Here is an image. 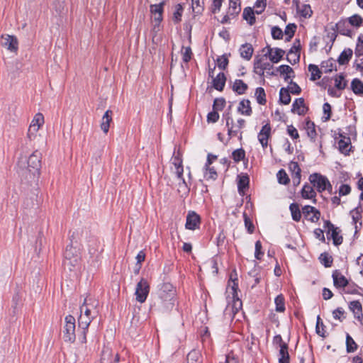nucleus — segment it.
<instances>
[{
	"instance_id": "864d4df0",
	"label": "nucleus",
	"mask_w": 363,
	"mask_h": 363,
	"mask_svg": "<svg viewBox=\"0 0 363 363\" xmlns=\"http://www.w3.org/2000/svg\"><path fill=\"white\" fill-rule=\"evenodd\" d=\"M325 326L324 325L321 318L319 315L317 317V322L315 326V331L318 335L320 336L325 337Z\"/></svg>"
},
{
	"instance_id": "393cba45",
	"label": "nucleus",
	"mask_w": 363,
	"mask_h": 363,
	"mask_svg": "<svg viewBox=\"0 0 363 363\" xmlns=\"http://www.w3.org/2000/svg\"><path fill=\"white\" fill-rule=\"evenodd\" d=\"M242 306V302L239 298H237L236 301H234L233 305L232 306H228L224 311V315L229 318H233L235 313L238 311L239 308Z\"/></svg>"
},
{
	"instance_id": "e433bc0d",
	"label": "nucleus",
	"mask_w": 363,
	"mask_h": 363,
	"mask_svg": "<svg viewBox=\"0 0 363 363\" xmlns=\"http://www.w3.org/2000/svg\"><path fill=\"white\" fill-rule=\"evenodd\" d=\"M351 89L355 94H363V82L357 78L354 79L351 82Z\"/></svg>"
},
{
	"instance_id": "5701e85b",
	"label": "nucleus",
	"mask_w": 363,
	"mask_h": 363,
	"mask_svg": "<svg viewBox=\"0 0 363 363\" xmlns=\"http://www.w3.org/2000/svg\"><path fill=\"white\" fill-rule=\"evenodd\" d=\"M349 308L354 313L355 318L361 320L363 317L362 306L359 301H352L349 304Z\"/></svg>"
},
{
	"instance_id": "c85d7f7f",
	"label": "nucleus",
	"mask_w": 363,
	"mask_h": 363,
	"mask_svg": "<svg viewBox=\"0 0 363 363\" xmlns=\"http://www.w3.org/2000/svg\"><path fill=\"white\" fill-rule=\"evenodd\" d=\"M249 182L248 175L238 176V189L240 194H244L245 190L248 189Z\"/></svg>"
},
{
	"instance_id": "f257e3e1",
	"label": "nucleus",
	"mask_w": 363,
	"mask_h": 363,
	"mask_svg": "<svg viewBox=\"0 0 363 363\" xmlns=\"http://www.w3.org/2000/svg\"><path fill=\"white\" fill-rule=\"evenodd\" d=\"M171 286H164L165 289L162 290L160 294L159 300L157 303L158 310L162 313H167L172 310L175 302V292L174 290L169 289Z\"/></svg>"
},
{
	"instance_id": "aec40b11",
	"label": "nucleus",
	"mask_w": 363,
	"mask_h": 363,
	"mask_svg": "<svg viewBox=\"0 0 363 363\" xmlns=\"http://www.w3.org/2000/svg\"><path fill=\"white\" fill-rule=\"evenodd\" d=\"M301 194L303 199H313V202H316V200L315 199L316 196V193L311 185L305 184L302 187Z\"/></svg>"
},
{
	"instance_id": "7c9ffc66",
	"label": "nucleus",
	"mask_w": 363,
	"mask_h": 363,
	"mask_svg": "<svg viewBox=\"0 0 363 363\" xmlns=\"http://www.w3.org/2000/svg\"><path fill=\"white\" fill-rule=\"evenodd\" d=\"M290 358L288 352V344H282V346L279 347V363H289Z\"/></svg>"
},
{
	"instance_id": "a211bd4d",
	"label": "nucleus",
	"mask_w": 363,
	"mask_h": 363,
	"mask_svg": "<svg viewBox=\"0 0 363 363\" xmlns=\"http://www.w3.org/2000/svg\"><path fill=\"white\" fill-rule=\"evenodd\" d=\"M350 27L347 20H341L336 23L337 32L342 35L352 36V31Z\"/></svg>"
},
{
	"instance_id": "5fc2aeb1",
	"label": "nucleus",
	"mask_w": 363,
	"mask_h": 363,
	"mask_svg": "<svg viewBox=\"0 0 363 363\" xmlns=\"http://www.w3.org/2000/svg\"><path fill=\"white\" fill-rule=\"evenodd\" d=\"M277 176L279 184L286 185L290 182L289 177L284 169H280L278 172Z\"/></svg>"
},
{
	"instance_id": "f8f14e48",
	"label": "nucleus",
	"mask_w": 363,
	"mask_h": 363,
	"mask_svg": "<svg viewBox=\"0 0 363 363\" xmlns=\"http://www.w3.org/2000/svg\"><path fill=\"white\" fill-rule=\"evenodd\" d=\"M302 213L304 217L312 223H317L320 217V211L315 207L308 205L302 208Z\"/></svg>"
},
{
	"instance_id": "cd10ccee",
	"label": "nucleus",
	"mask_w": 363,
	"mask_h": 363,
	"mask_svg": "<svg viewBox=\"0 0 363 363\" xmlns=\"http://www.w3.org/2000/svg\"><path fill=\"white\" fill-rule=\"evenodd\" d=\"M233 91L239 95L244 94L248 89V86L242 79H235L232 86Z\"/></svg>"
},
{
	"instance_id": "49530a36",
	"label": "nucleus",
	"mask_w": 363,
	"mask_h": 363,
	"mask_svg": "<svg viewBox=\"0 0 363 363\" xmlns=\"http://www.w3.org/2000/svg\"><path fill=\"white\" fill-rule=\"evenodd\" d=\"M241 11V6L240 3H229V8H228V13L232 16V18H235L237 15L240 13Z\"/></svg>"
},
{
	"instance_id": "412c9836",
	"label": "nucleus",
	"mask_w": 363,
	"mask_h": 363,
	"mask_svg": "<svg viewBox=\"0 0 363 363\" xmlns=\"http://www.w3.org/2000/svg\"><path fill=\"white\" fill-rule=\"evenodd\" d=\"M112 116L113 111L111 110H107L102 117L101 128L105 134L108 132L110 123L112 121Z\"/></svg>"
},
{
	"instance_id": "774afa93",
	"label": "nucleus",
	"mask_w": 363,
	"mask_h": 363,
	"mask_svg": "<svg viewBox=\"0 0 363 363\" xmlns=\"http://www.w3.org/2000/svg\"><path fill=\"white\" fill-rule=\"evenodd\" d=\"M228 65V59L225 55H222L217 59V65L220 69H225Z\"/></svg>"
},
{
	"instance_id": "473e14b6",
	"label": "nucleus",
	"mask_w": 363,
	"mask_h": 363,
	"mask_svg": "<svg viewBox=\"0 0 363 363\" xmlns=\"http://www.w3.org/2000/svg\"><path fill=\"white\" fill-rule=\"evenodd\" d=\"M243 18L247 21V23L252 26L255 23V11L250 7H246L243 10L242 13Z\"/></svg>"
},
{
	"instance_id": "0e129e2a",
	"label": "nucleus",
	"mask_w": 363,
	"mask_h": 363,
	"mask_svg": "<svg viewBox=\"0 0 363 363\" xmlns=\"http://www.w3.org/2000/svg\"><path fill=\"white\" fill-rule=\"evenodd\" d=\"M351 214L353 223L356 225L357 223L362 219L361 206H359L352 211Z\"/></svg>"
},
{
	"instance_id": "052dcab7",
	"label": "nucleus",
	"mask_w": 363,
	"mask_h": 363,
	"mask_svg": "<svg viewBox=\"0 0 363 363\" xmlns=\"http://www.w3.org/2000/svg\"><path fill=\"white\" fill-rule=\"evenodd\" d=\"M184 50V52H182V60L185 63H188L192 56V51L191 48L190 47H182V50Z\"/></svg>"
},
{
	"instance_id": "603ef678",
	"label": "nucleus",
	"mask_w": 363,
	"mask_h": 363,
	"mask_svg": "<svg viewBox=\"0 0 363 363\" xmlns=\"http://www.w3.org/2000/svg\"><path fill=\"white\" fill-rule=\"evenodd\" d=\"M285 52L281 48H275L273 55L270 56V61L273 63L279 62L283 57Z\"/></svg>"
},
{
	"instance_id": "4c0bfd02",
	"label": "nucleus",
	"mask_w": 363,
	"mask_h": 363,
	"mask_svg": "<svg viewBox=\"0 0 363 363\" xmlns=\"http://www.w3.org/2000/svg\"><path fill=\"white\" fill-rule=\"evenodd\" d=\"M255 96L257 102L260 105H265L267 103L265 91L262 87H257L255 89Z\"/></svg>"
},
{
	"instance_id": "ea45409f",
	"label": "nucleus",
	"mask_w": 363,
	"mask_h": 363,
	"mask_svg": "<svg viewBox=\"0 0 363 363\" xmlns=\"http://www.w3.org/2000/svg\"><path fill=\"white\" fill-rule=\"evenodd\" d=\"M308 71L311 73L310 78L311 81H315L321 77L322 72L317 65L310 64L308 65Z\"/></svg>"
},
{
	"instance_id": "ddd939ff",
	"label": "nucleus",
	"mask_w": 363,
	"mask_h": 363,
	"mask_svg": "<svg viewBox=\"0 0 363 363\" xmlns=\"http://www.w3.org/2000/svg\"><path fill=\"white\" fill-rule=\"evenodd\" d=\"M201 217L195 211H189L186 216L185 227L186 229L194 230L199 228Z\"/></svg>"
},
{
	"instance_id": "a19ab883",
	"label": "nucleus",
	"mask_w": 363,
	"mask_h": 363,
	"mask_svg": "<svg viewBox=\"0 0 363 363\" xmlns=\"http://www.w3.org/2000/svg\"><path fill=\"white\" fill-rule=\"evenodd\" d=\"M287 88L282 87L279 91V101L281 104L287 105L291 102V96Z\"/></svg>"
},
{
	"instance_id": "a878e982",
	"label": "nucleus",
	"mask_w": 363,
	"mask_h": 363,
	"mask_svg": "<svg viewBox=\"0 0 363 363\" xmlns=\"http://www.w3.org/2000/svg\"><path fill=\"white\" fill-rule=\"evenodd\" d=\"M226 121V126L228 128V135L230 138L236 136L238 133V130L235 129L233 123V119L230 116V113H227L223 116Z\"/></svg>"
},
{
	"instance_id": "f3484780",
	"label": "nucleus",
	"mask_w": 363,
	"mask_h": 363,
	"mask_svg": "<svg viewBox=\"0 0 363 363\" xmlns=\"http://www.w3.org/2000/svg\"><path fill=\"white\" fill-rule=\"evenodd\" d=\"M308 111V108L305 106L303 98L296 99L292 104L291 112L297 113L299 116H303Z\"/></svg>"
},
{
	"instance_id": "c03bdc74",
	"label": "nucleus",
	"mask_w": 363,
	"mask_h": 363,
	"mask_svg": "<svg viewBox=\"0 0 363 363\" xmlns=\"http://www.w3.org/2000/svg\"><path fill=\"white\" fill-rule=\"evenodd\" d=\"M184 11V8L180 4L175 6V11L173 13L172 21L175 24L180 23Z\"/></svg>"
},
{
	"instance_id": "e2e57ef3",
	"label": "nucleus",
	"mask_w": 363,
	"mask_h": 363,
	"mask_svg": "<svg viewBox=\"0 0 363 363\" xmlns=\"http://www.w3.org/2000/svg\"><path fill=\"white\" fill-rule=\"evenodd\" d=\"M225 105V101L223 98H217L213 101V108L215 111H221Z\"/></svg>"
},
{
	"instance_id": "4468645a",
	"label": "nucleus",
	"mask_w": 363,
	"mask_h": 363,
	"mask_svg": "<svg viewBox=\"0 0 363 363\" xmlns=\"http://www.w3.org/2000/svg\"><path fill=\"white\" fill-rule=\"evenodd\" d=\"M2 45L11 52H16L18 50V42L16 37L10 35H3Z\"/></svg>"
},
{
	"instance_id": "79ce46f5",
	"label": "nucleus",
	"mask_w": 363,
	"mask_h": 363,
	"mask_svg": "<svg viewBox=\"0 0 363 363\" xmlns=\"http://www.w3.org/2000/svg\"><path fill=\"white\" fill-rule=\"evenodd\" d=\"M274 303L276 305V311L279 313H283L285 311V298L282 294L278 295L274 299Z\"/></svg>"
},
{
	"instance_id": "9b49d317",
	"label": "nucleus",
	"mask_w": 363,
	"mask_h": 363,
	"mask_svg": "<svg viewBox=\"0 0 363 363\" xmlns=\"http://www.w3.org/2000/svg\"><path fill=\"white\" fill-rule=\"evenodd\" d=\"M272 128L269 123L264 125L258 133L257 138L263 149L268 146V142L271 138Z\"/></svg>"
},
{
	"instance_id": "37998d69",
	"label": "nucleus",
	"mask_w": 363,
	"mask_h": 363,
	"mask_svg": "<svg viewBox=\"0 0 363 363\" xmlns=\"http://www.w3.org/2000/svg\"><path fill=\"white\" fill-rule=\"evenodd\" d=\"M297 10L301 16L308 18L312 16L313 11L309 4H303L301 7H297Z\"/></svg>"
},
{
	"instance_id": "39448f33",
	"label": "nucleus",
	"mask_w": 363,
	"mask_h": 363,
	"mask_svg": "<svg viewBox=\"0 0 363 363\" xmlns=\"http://www.w3.org/2000/svg\"><path fill=\"white\" fill-rule=\"evenodd\" d=\"M64 264L67 267L75 268L79 266L80 256L75 247L72 245H67L64 253ZM72 270V268H69Z\"/></svg>"
},
{
	"instance_id": "6e6d98bb",
	"label": "nucleus",
	"mask_w": 363,
	"mask_h": 363,
	"mask_svg": "<svg viewBox=\"0 0 363 363\" xmlns=\"http://www.w3.org/2000/svg\"><path fill=\"white\" fill-rule=\"evenodd\" d=\"M254 72L259 75L260 77H262L264 74V71L262 67V59H255V63H254Z\"/></svg>"
},
{
	"instance_id": "72a5a7b5",
	"label": "nucleus",
	"mask_w": 363,
	"mask_h": 363,
	"mask_svg": "<svg viewBox=\"0 0 363 363\" xmlns=\"http://www.w3.org/2000/svg\"><path fill=\"white\" fill-rule=\"evenodd\" d=\"M186 363H203L202 357L198 350H191L186 357Z\"/></svg>"
},
{
	"instance_id": "bb28decb",
	"label": "nucleus",
	"mask_w": 363,
	"mask_h": 363,
	"mask_svg": "<svg viewBox=\"0 0 363 363\" xmlns=\"http://www.w3.org/2000/svg\"><path fill=\"white\" fill-rule=\"evenodd\" d=\"M254 49L250 43H245L240 48V56L246 60H250L253 55Z\"/></svg>"
},
{
	"instance_id": "c9c22d12",
	"label": "nucleus",
	"mask_w": 363,
	"mask_h": 363,
	"mask_svg": "<svg viewBox=\"0 0 363 363\" xmlns=\"http://www.w3.org/2000/svg\"><path fill=\"white\" fill-rule=\"evenodd\" d=\"M289 210L291 213L292 219L294 221L298 222L301 218V212L299 209V206L296 203H292L289 206Z\"/></svg>"
},
{
	"instance_id": "bf43d9fd",
	"label": "nucleus",
	"mask_w": 363,
	"mask_h": 363,
	"mask_svg": "<svg viewBox=\"0 0 363 363\" xmlns=\"http://www.w3.org/2000/svg\"><path fill=\"white\" fill-rule=\"evenodd\" d=\"M204 177L206 179L216 180L218 174L213 167H206V172Z\"/></svg>"
},
{
	"instance_id": "dca6fc26",
	"label": "nucleus",
	"mask_w": 363,
	"mask_h": 363,
	"mask_svg": "<svg viewBox=\"0 0 363 363\" xmlns=\"http://www.w3.org/2000/svg\"><path fill=\"white\" fill-rule=\"evenodd\" d=\"M340 138L341 139L338 142V148L341 153L349 155L350 149L352 147L351 146V140L349 137H345L343 133H339Z\"/></svg>"
},
{
	"instance_id": "1a4fd4ad",
	"label": "nucleus",
	"mask_w": 363,
	"mask_h": 363,
	"mask_svg": "<svg viewBox=\"0 0 363 363\" xmlns=\"http://www.w3.org/2000/svg\"><path fill=\"white\" fill-rule=\"evenodd\" d=\"M324 228L327 229V234L330 233V237L333 239V244L336 246L341 245L343 242V238L341 235H339L340 231L338 228L335 227V225L328 220H324Z\"/></svg>"
},
{
	"instance_id": "c756f323",
	"label": "nucleus",
	"mask_w": 363,
	"mask_h": 363,
	"mask_svg": "<svg viewBox=\"0 0 363 363\" xmlns=\"http://www.w3.org/2000/svg\"><path fill=\"white\" fill-rule=\"evenodd\" d=\"M352 56V50L350 48L345 49L340 55L337 59V62L341 65H344L349 62L350 59Z\"/></svg>"
},
{
	"instance_id": "3c124183",
	"label": "nucleus",
	"mask_w": 363,
	"mask_h": 363,
	"mask_svg": "<svg viewBox=\"0 0 363 363\" xmlns=\"http://www.w3.org/2000/svg\"><path fill=\"white\" fill-rule=\"evenodd\" d=\"M319 259L320 263L325 267H330L333 264V257L330 256L327 252L320 254Z\"/></svg>"
},
{
	"instance_id": "f704fd0d",
	"label": "nucleus",
	"mask_w": 363,
	"mask_h": 363,
	"mask_svg": "<svg viewBox=\"0 0 363 363\" xmlns=\"http://www.w3.org/2000/svg\"><path fill=\"white\" fill-rule=\"evenodd\" d=\"M321 68L323 69V72L325 73L331 72L333 69H336V61L333 58L323 61L321 63Z\"/></svg>"
},
{
	"instance_id": "13d9d810",
	"label": "nucleus",
	"mask_w": 363,
	"mask_h": 363,
	"mask_svg": "<svg viewBox=\"0 0 363 363\" xmlns=\"http://www.w3.org/2000/svg\"><path fill=\"white\" fill-rule=\"evenodd\" d=\"M289 170L291 172L292 176H301V168L296 162L291 161L289 164Z\"/></svg>"
},
{
	"instance_id": "7ed1b4c3",
	"label": "nucleus",
	"mask_w": 363,
	"mask_h": 363,
	"mask_svg": "<svg viewBox=\"0 0 363 363\" xmlns=\"http://www.w3.org/2000/svg\"><path fill=\"white\" fill-rule=\"evenodd\" d=\"M75 318L71 315H68L65 318V325L63 327V339L67 342H74L76 339L75 334Z\"/></svg>"
},
{
	"instance_id": "6ab92c4d",
	"label": "nucleus",
	"mask_w": 363,
	"mask_h": 363,
	"mask_svg": "<svg viewBox=\"0 0 363 363\" xmlns=\"http://www.w3.org/2000/svg\"><path fill=\"white\" fill-rule=\"evenodd\" d=\"M238 111L244 116H251L252 110L250 106V101L249 99H242L240 101L238 106Z\"/></svg>"
},
{
	"instance_id": "6e6552de",
	"label": "nucleus",
	"mask_w": 363,
	"mask_h": 363,
	"mask_svg": "<svg viewBox=\"0 0 363 363\" xmlns=\"http://www.w3.org/2000/svg\"><path fill=\"white\" fill-rule=\"evenodd\" d=\"M44 124V116L41 113H38L33 118L28 128L27 136L29 140H33L36 136V133L39 128Z\"/></svg>"
},
{
	"instance_id": "f03ea898",
	"label": "nucleus",
	"mask_w": 363,
	"mask_h": 363,
	"mask_svg": "<svg viewBox=\"0 0 363 363\" xmlns=\"http://www.w3.org/2000/svg\"><path fill=\"white\" fill-rule=\"evenodd\" d=\"M42 154L38 150L34 151L29 157L21 158L18 162V165L21 168L26 167V169L33 174H39L41 167Z\"/></svg>"
},
{
	"instance_id": "4be33fe9",
	"label": "nucleus",
	"mask_w": 363,
	"mask_h": 363,
	"mask_svg": "<svg viewBox=\"0 0 363 363\" xmlns=\"http://www.w3.org/2000/svg\"><path fill=\"white\" fill-rule=\"evenodd\" d=\"M304 128L306 129L307 135L310 138L311 141L315 142L317 136L315 123L309 118H307L306 120Z\"/></svg>"
},
{
	"instance_id": "338daca9",
	"label": "nucleus",
	"mask_w": 363,
	"mask_h": 363,
	"mask_svg": "<svg viewBox=\"0 0 363 363\" xmlns=\"http://www.w3.org/2000/svg\"><path fill=\"white\" fill-rule=\"evenodd\" d=\"M296 25L295 23L288 24L284 30V33L289 36V38H292L296 30Z\"/></svg>"
},
{
	"instance_id": "58836bf2",
	"label": "nucleus",
	"mask_w": 363,
	"mask_h": 363,
	"mask_svg": "<svg viewBox=\"0 0 363 363\" xmlns=\"http://www.w3.org/2000/svg\"><path fill=\"white\" fill-rule=\"evenodd\" d=\"M94 317H88L80 315L78 318L79 328L82 330H88V328L91 323Z\"/></svg>"
},
{
	"instance_id": "2f4dec72",
	"label": "nucleus",
	"mask_w": 363,
	"mask_h": 363,
	"mask_svg": "<svg viewBox=\"0 0 363 363\" xmlns=\"http://www.w3.org/2000/svg\"><path fill=\"white\" fill-rule=\"evenodd\" d=\"M277 71L281 74H285V77H284L285 81H288V79L291 77H294V69L289 65H280L277 68Z\"/></svg>"
},
{
	"instance_id": "4d7b16f0",
	"label": "nucleus",
	"mask_w": 363,
	"mask_h": 363,
	"mask_svg": "<svg viewBox=\"0 0 363 363\" xmlns=\"http://www.w3.org/2000/svg\"><path fill=\"white\" fill-rule=\"evenodd\" d=\"M323 111L325 116H323L322 118L323 121L325 122L330 119L331 115H332V111H331V106L329 103L326 102L323 104Z\"/></svg>"
},
{
	"instance_id": "20e7f679",
	"label": "nucleus",
	"mask_w": 363,
	"mask_h": 363,
	"mask_svg": "<svg viewBox=\"0 0 363 363\" xmlns=\"http://www.w3.org/2000/svg\"><path fill=\"white\" fill-rule=\"evenodd\" d=\"M309 181L313 185L316 187L318 191L323 192V191H332V185L328 179L318 173H313L310 175Z\"/></svg>"
},
{
	"instance_id": "69168bd1",
	"label": "nucleus",
	"mask_w": 363,
	"mask_h": 363,
	"mask_svg": "<svg viewBox=\"0 0 363 363\" xmlns=\"http://www.w3.org/2000/svg\"><path fill=\"white\" fill-rule=\"evenodd\" d=\"M262 242L260 240H257L255 242V257L257 259L261 260L262 256L264 255V252L262 251Z\"/></svg>"
},
{
	"instance_id": "2eb2a0df",
	"label": "nucleus",
	"mask_w": 363,
	"mask_h": 363,
	"mask_svg": "<svg viewBox=\"0 0 363 363\" xmlns=\"http://www.w3.org/2000/svg\"><path fill=\"white\" fill-rule=\"evenodd\" d=\"M332 277L333 284L337 289L345 288L349 284L346 277L337 269L333 272Z\"/></svg>"
},
{
	"instance_id": "9d476101",
	"label": "nucleus",
	"mask_w": 363,
	"mask_h": 363,
	"mask_svg": "<svg viewBox=\"0 0 363 363\" xmlns=\"http://www.w3.org/2000/svg\"><path fill=\"white\" fill-rule=\"evenodd\" d=\"M263 276L262 268L259 266H255L247 274L248 284H251V288H255Z\"/></svg>"
},
{
	"instance_id": "0eeeda50",
	"label": "nucleus",
	"mask_w": 363,
	"mask_h": 363,
	"mask_svg": "<svg viewBox=\"0 0 363 363\" xmlns=\"http://www.w3.org/2000/svg\"><path fill=\"white\" fill-rule=\"evenodd\" d=\"M150 292V286L147 281L142 278L137 284L135 289L136 300L140 303H144Z\"/></svg>"
},
{
	"instance_id": "b1692460",
	"label": "nucleus",
	"mask_w": 363,
	"mask_h": 363,
	"mask_svg": "<svg viewBox=\"0 0 363 363\" xmlns=\"http://www.w3.org/2000/svg\"><path fill=\"white\" fill-rule=\"evenodd\" d=\"M226 82V77L223 72H220L213 79V86L216 90L221 91L223 90Z\"/></svg>"
},
{
	"instance_id": "423d86ee",
	"label": "nucleus",
	"mask_w": 363,
	"mask_h": 363,
	"mask_svg": "<svg viewBox=\"0 0 363 363\" xmlns=\"http://www.w3.org/2000/svg\"><path fill=\"white\" fill-rule=\"evenodd\" d=\"M165 3L157 1L155 4L150 5V13L153 18V30L157 32L160 30V25L163 20L164 6Z\"/></svg>"
},
{
	"instance_id": "de8ad7c7",
	"label": "nucleus",
	"mask_w": 363,
	"mask_h": 363,
	"mask_svg": "<svg viewBox=\"0 0 363 363\" xmlns=\"http://www.w3.org/2000/svg\"><path fill=\"white\" fill-rule=\"evenodd\" d=\"M346 20L347 21L350 26H354L356 28L360 27L363 22L362 18L358 14H354Z\"/></svg>"
},
{
	"instance_id": "8fccbe9b",
	"label": "nucleus",
	"mask_w": 363,
	"mask_h": 363,
	"mask_svg": "<svg viewBox=\"0 0 363 363\" xmlns=\"http://www.w3.org/2000/svg\"><path fill=\"white\" fill-rule=\"evenodd\" d=\"M335 87L339 90H343L347 86L343 74H340L335 77Z\"/></svg>"
},
{
	"instance_id": "09e8293b",
	"label": "nucleus",
	"mask_w": 363,
	"mask_h": 363,
	"mask_svg": "<svg viewBox=\"0 0 363 363\" xmlns=\"http://www.w3.org/2000/svg\"><path fill=\"white\" fill-rule=\"evenodd\" d=\"M232 158L236 163H238L242 160H244L245 158V150L242 148H239V149L234 150L232 152Z\"/></svg>"
},
{
	"instance_id": "680f3d73",
	"label": "nucleus",
	"mask_w": 363,
	"mask_h": 363,
	"mask_svg": "<svg viewBox=\"0 0 363 363\" xmlns=\"http://www.w3.org/2000/svg\"><path fill=\"white\" fill-rule=\"evenodd\" d=\"M287 60L291 65H295L299 62L300 60V53L293 54V50H289L287 54Z\"/></svg>"
},
{
	"instance_id": "a18cd8bd",
	"label": "nucleus",
	"mask_w": 363,
	"mask_h": 363,
	"mask_svg": "<svg viewBox=\"0 0 363 363\" xmlns=\"http://www.w3.org/2000/svg\"><path fill=\"white\" fill-rule=\"evenodd\" d=\"M357 345L353 338L347 333L346 335V350L347 352L351 353L356 351Z\"/></svg>"
}]
</instances>
